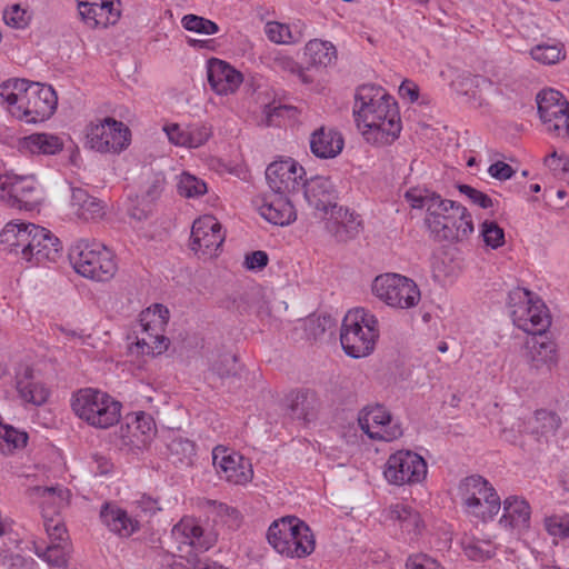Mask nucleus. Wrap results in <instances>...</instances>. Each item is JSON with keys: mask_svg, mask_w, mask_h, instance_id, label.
<instances>
[{"mask_svg": "<svg viewBox=\"0 0 569 569\" xmlns=\"http://www.w3.org/2000/svg\"><path fill=\"white\" fill-rule=\"evenodd\" d=\"M29 230V240L24 247V259L31 261L34 260V252H38V249L46 242L49 230L33 223H30Z\"/></svg>", "mask_w": 569, "mask_h": 569, "instance_id": "a18cd8bd", "label": "nucleus"}, {"mask_svg": "<svg viewBox=\"0 0 569 569\" xmlns=\"http://www.w3.org/2000/svg\"><path fill=\"white\" fill-rule=\"evenodd\" d=\"M560 423L561 420L556 412L540 409L535 413V427L532 432L540 436L553 435L560 427Z\"/></svg>", "mask_w": 569, "mask_h": 569, "instance_id": "ea45409f", "label": "nucleus"}, {"mask_svg": "<svg viewBox=\"0 0 569 569\" xmlns=\"http://www.w3.org/2000/svg\"><path fill=\"white\" fill-rule=\"evenodd\" d=\"M163 131L167 133L169 141L176 146L189 147L190 140H188V130H183L179 124L172 123L163 127Z\"/></svg>", "mask_w": 569, "mask_h": 569, "instance_id": "052dcab7", "label": "nucleus"}, {"mask_svg": "<svg viewBox=\"0 0 569 569\" xmlns=\"http://www.w3.org/2000/svg\"><path fill=\"white\" fill-rule=\"evenodd\" d=\"M82 20L90 27H107L114 24L120 18V9L112 0H80L78 4Z\"/></svg>", "mask_w": 569, "mask_h": 569, "instance_id": "5701e85b", "label": "nucleus"}, {"mask_svg": "<svg viewBox=\"0 0 569 569\" xmlns=\"http://www.w3.org/2000/svg\"><path fill=\"white\" fill-rule=\"evenodd\" d=\"M211 132L206 126H192L188 129V140L190 148H198L209 139Z\"/></svg>", "mask_w": 569, "mask_h": 569, "instance_id": "0e129e2a", "label": "nucleus"}, {"mask_svg": "<svg viewBox=\"0 0 569 569\" xmlns=\"http://www.w3.org/2000/svg\"><path fill=\"white\" fill-rule=\"evenodd\" d=\"M17 391L24 402L34 406L43 405L49 397V390L42 382L33 380L32 370L29 368L23 377L17 380Z\"/></svg>", "mask_w": 569, "mask_h": 569, "instance_id": "72a5a7b5", "label": "nucleus"}, {"mask_svg": "<svg viewBox=\"0 0 569 569\" xmlns=\"http://www.w3.org/2000/svg\"><path fill=\"white\" fill-rule=\"evenodd\" d=\"M530 513V506L526 500L511 496L503 501V515L499 522L506 528L527 529Z\"/></svg>", "mask_w": 569, "mask_h": 569, "instance_id": "cd10ccee", "label": "nucleus"}, {"mask_svg": "<svg viewBox=\"0 0 569 569\" xmlns=\"http://www.w3.org/2000/svg\"><path fill=\"white\" fill-rule=\"evenodd\" d=\"M333 327V319L330 316L318 317L308 321V331L315 340L319 339L328 330L332 333Z\"/></svg>", "mask_w": 569, "mask_h": 569, "instance_id": "6e6d98bb", "label": "nucleus"}, {"mask_svg": "<svg viewBox=\"0 0 569 569\" xmlns=\"http://www.w3.org/2000/svg\"><path fill=\"white\" fill-rule=\"evenodd\" d=\"M33 490L43 499L42 513L46 509L49 512V517L58 516L70 502V490L62 486L34 487Z\"/></svg>", "mask_w": 569, "mask_h": 569, "instance_id": "473e14b6", "label": "nucleus"}, {"mask_svg": "<svg viewBox=\"0 0 569 569\" xmlns=\"http://www.w3.org/2000/svg\"><path fill=\"white\" fill-rule=\"evenodd\" d=\"M226 234L216 217L204 214L194 220L191 228V249L206 257H213L224 241Z\"/></svg>", "mask_w": 569, "mask_h": 569, "instance_id": "2eb2a0df", "label": "nucleus"}, {"mask_svg": "<svg viewBox=\"0 0 569 569\" xmlns=\"http://www.w3.org/2000/svg\"><path fill=\"white\" fill-rule=\"evenodd\" d=\"M63 149L62 140L50 133H32L19 141V150L30 154H56Z\"/></svg>", "mask_w": 569, "mask_h": 569, "instance_id": "c756f323", "label": "nucleus"}, {"mask_svg": "<svg viewBox=\"0 0 569 569\" xmlns=\"http://www.w3.org/2000/svg\"><path fill=\"white\" fill-rule=\"evenodd\" d=\"M289 196L276 191L264 194L258 207L260 214L276 226L292 223L297 219V212Z\"/></svg>", "mask_w": 569, "mask_h": 569, "instance_id": "6ab92c4d", "label": "nucleus"}, {"mask_svg": "<svg viewBox=\"0 0 569 569\" xmlns=\"http://www.w3.org/2000/svg\"><path fill=\"white\" fill-rule=\"evenodd\" d=\"M327 214L329 217L326 221V229L338 242H348L359 234L361 220L348 208L333 206Z\"/></svg>", "mask_w": 569, "mask_h": 569, "instance_id": "412c9836", "label": "nucleus"}, {"mask_svg": "<svg viewBox=\"0 0 569 569\" xmlns=\"http://www.w3.org/2000/svg\"><path fill=\"white\" fill-rule=\"evenodd\" d=\"M43 523L46 531L50 538V545H53V542L60 545L67 543V529L64 523L60 518H58V516L49 517V512L44 509Z\"/></svg>", "mask_w": 569, "mask_h": 569, "instance_id": "37998d69", "label": "nucleus"}, {"mask_svg": "<svg viewBox=\"0 0 569 569\" xmlns=\"http://www.w3.org/2000/svg\"><path fill=\"white\" fill-rule=\"evenodd\" d=\"M211 369L222 379L233 377L237 375V357L230 353L221 355L212 363Z\"/></svg>", "mask_w": 569, "mask_h": 569, "instance_id": "3c124183", "label": "nucleus"}, {"mask_svg": "<svg viewBox=\"0 0 569 569\" xmlns=\"http://www.w3.org/2000/svg\"><path fill=\"white\" fill-rule=\"evenodd\" d=\"M172 537L179 543V550L182 546L190 547L196 551H207L214 540L203 535V529L192 518H183L172 528Z\"/></svg>", "mask_w": 569, "mask_h": 569, "instance_id": "b1692460", "label": "nucleus"}, {"mask_svg": "<svg viewBox=\"0 0 569 569\" xmlns=\"http://www.w3.org/2000/svg\"><path fill=\"white\" fill-rule=\"evenodd\" d=\"M305 60L309 67L320 68L332 64L337 59L335 46L328 41L310 40L305 47Z\"/></svg>", "mask_w": 569, "mask_h": 569, "instance_id": "2f4dec72", "label": "nucleus"}, {"mask_svg": "<svg viewBox=\"0 0 569 569\" xmlns=\"http://www.w3.org/2000/svg\"><path fill=\"white\" fill-rule=\"evenodd\" d=\"M100 518L110 531L121 537H129L139 526V522L130 518L127 511L109 502L102 506Z\"/></svg>", "mask_w": 569, "mask_h": 569, "instance_id": "bb28decb", "label": "nucleus"}, {"mask_svg": "<svg viewBox=\"0 0 569 569\" xmlns=\"http://www.w3.org/2000/svg\"><path fill=\"white\" fill-rule=\"evenodd\" d=\"M44 560L53 566H62L66 563V545L53 542L49 545L43 552Z\"/></svg>", "mask_w": 569, "mask_h": 569, "instance_id": "e2e57ef3", "label": "nucleus"}, {"mask_svg": "<svg viewBox=\"0 0 569 569\" xmlns=\"http://www.w3.org/2000/svg\"><path fill=\"white\" fill-rule=\"evenodd\" d=\"M458 190L462 194L467 196L472 201V203L479 206L482 209H488L493 206V201L488 194L472 188L471 186L458 184Z\"/></svg>", "mask_w": 569, "mask_h": 569, "instance_id": "4d7b16f0", "label": "nucleus"}, {"mask_svg": "<svg viewBox=\"0 0 569 569\" xmlns=\"http://www.w3.org/2000/svg\"><path fill=\"white\" fill-rule=\"evenodd\" d=\"M268 261L267 252L257 250L246 254L243 264L249 270H261L268 264Z\"/></svg>", "mask_w": 569, "mask_h": 569, "instance_id": "69168bd1", "label": "nucleus"}, {"mask_svg": "<svg viewBox=\"0 0 569 569\" xmlns=\"http://www.w3.org/2000/svg\"><path fill=\"white\" fill-rule=\"evenodd\" d=\"M30 223H14L8 222L0 233V241L7 244L10 251L18 252L21 249V254L24 258V247L29 240Z\"/></svg>", "mask_w": 569, "mask_h": 569, "instance_id": "c9c22d12", "label": "nucleus"}, {"mask_svg": "<svg viewBox=\"0 0 569 569\" xmlns=\"http://www.w3.org/2000/svg\"><path fill=\"white\" fill-rule=\"evenodd\" d=\"M182 26L189 30L202 34H214L219 28L216 22L196 14H187L182 18Z\"/></svg>", "mask_w": 569, "mask_h": 569, "instance_id": "de8ad7c7", "label": "nucleus"}, {"mask_svg": "<svg viewBox=\"0 0 569 569\" xmlns=\"http://www.w3.org/2000/svg\"><path fill=\"white\" fill-rule=\"evenodd\" d=\"M168 450L171 456H176L178 461L182 462L184 459H190L194 455V445L189 439L178 437L170 441Z\"/></svg>", "mask_w": 569, "mask_h": 569, "instance_id": "864d4df0", "label": "nucleus"}, {"mask_svg": "<svg viewBox=\"0 0 569 569\" xmlns=\"http://www.w3.org/2000/svg\"><path fill=\"white\" fill-rule=\"evenodd\" d=\"M27 11L19 4H13L9 10L3 13V19L7 24L14 28H23L28 20L26 18Z\"/></svg>", "mask_w": 569, "mask_h": 569, "instance_id": "680f3d73", "label": "nucleus"}, {"mask_svg": "<svg viewBox=\"0 0 569 569\" xmlns=\"http://www.w3.org/2000/svg\"><path fill=\"white\" fill-rule=\"evenodd\" d=\"M546 529L555 538L569 540V520L561 517H549L546 519Z\"/></svg>", "mask_w": 569, "mask_h": 569, "instance_id": "5fc2aeb1", "label": "nucleus"}, {"mask_svg": "<svg viewBox=\"0 0 569 569\" xmlns=\"http://www.w3.org/2000/svg\"><path fill=\"white\" fill-rule=\"evenodd\" d=\"M126 430L128 435H121L122 445L137 449L144 447L154 433L149 419L144 417H138L133 426L127 425Z\"/></svg>", "mask_w": 569, "mask_h": 569, "instance_id": "e433bc0d", "label": "nucleus"}, {"mask_svg": "<svg viewBox=\"0 0 569 569\" xmlns=\"http://www.w3.org/2000/svg\"><path fill=\"white\" fill-rule=\"evenodd\" d=\"M0 103L7 104L12 117L37 123L53 114L58 98L51 86L10 79L0 84Z\"/></svg>", "mask_w": 569, "mask_h": 569, "instance_id": "f03ea898", "label": "nucleus"}, {"mask_svg": "<svg viewBox=\"0 0 569 569\" xmlns=\"http://www.w3.org/2000/svg\"><path fill=\"white\" fill-rule=\"evenodd\" d=\"M178 192L186 198L199 197L207 192V184L192 174L183 173L178 183Z\"/></svg>", "mask_w": 569, "mask_h": 569, "instance_id": "c03bdc74", "label": "nucleus"}, {"mask_svg": "<svg viewBox=\"0 0 569 569\" xmlns=\"http://www.w3.org/2000/svg\"><path fill=\"white\" fill-rule=\"evenodd\" d=\"M148 316L149 313L143 316L140 320L143 330L141 337H138L136 342L137 351L142 355H150L151 343L154 342V338L158 335V332H154V328L151 326L150 321L144 322Z\"/></svg>", "mask_w": 569, "mask_h": 569, "instance_id": "603ef678", "label": "nucleus"}, {"mask_svg": "<svg viewBox=\"0 0 569 569\" xmlns=\"http://www.w3.org/2000/svg\"><path fill=\"white\" fill-rule=\"evenodd\" d=\"M379 338L378 319L365 308L349 310L341 325L340 342L351 358H363L373 350Z\"/></svg>", "mask_w": 569, "mask_h": 569, "instance_id": "7ed1b4c3", "label": "nucleus"}, {"mask_svg": "<svg viewBox=\"0 0 569 569\" xmlns=\"http://www.w3.org/2000/svg\"><path fill=\"white\" fill-rule=\"evenodd\" d=\"M537 104L539 117L550 132H552V124H561L569 111V102L562 93L553 89L540 91L537 96Z\"/></svg>", "mask_w": 569, "mask_h": 569, "instance_id": "4be33fe9", "label": "nucleus"}, {"mask_svg": "<svg viewBox=\"0 0 569 569\" xmlns=\"http://www.w3.org/2000/svg\"><path fill=\"white\" fill-rule=\"evenodd\" d=\"M342 136L333 130L321 127L312 132L310 137L311 152L321 159L337 157L343 149Z\"/></svg>", "mask_w": 569, "mask_h": 569, "instance_id": "a878e982", "label": "nucleus"}, {"mask_svg": "<svg viewBox=\"0 0 569 569\" xmlns=\"http://www.w3.org/2000/svg\"><path fill=\"white\" fill-rule=\"evenodd\" d=\"M459 84L465 94L471 92V97L478 100V107L483 104V99L481 96L477 97L476 89L482 90L492 87V82L488 78L478 74L463 76Z\"/></svg>", "mask_w": 569, "mask_h": 569, "instance_id": "79ce46f5", "label": "nucleus"}, {"mask_svg": "<svg viewBox=\"0 0 569 569\" xmlns=\"http://www.w3.org/2000/svg\"><path fill=\"white\" fill-rule=\"evenodd\" d=\"M426 460L415 451L402 449L390 455L383 470L385 478L391 485H416L427 477Z\"/></svg>", "mask_w": 569, "mask_h": 569, "instance_id": "9b49d317", "label": "nucleus"}, {"mask_svg": "<svg viewBox=\"0 0 569 569\" xmlns=\"http://www.w3.org/2000/svg\"><path fill=\"white\" fill-rule=\"evenodd\" d=\"M407 201L415 209H425V223L433 236L432 218L439 221V224H450L457 219L459 213L463 217L466 207L460 203L443 199L435 191L421 188H411L405 194Z\"/></svg>", "mask_w": 569, "mask_h": 569, "instance_id": "1a4fd4ad", "label": "nucleus"}, {"mask_svg": "<svg viewBox=\"0 0 569 569\" xmlns=\"http://www.w3.org/2000/svg\"><path fill=\"white\" fill-rule=\"evenodd\" d=\"M305 170L289 158L274 161L267 167L266 179L271 191L293 194L301 189Z\"/></svg>", "mask_w": 569, "mask_h": 569, "instance_id": "dca6fc26", "label": "nucleus"}, {"mask_svg": "<svg viewBox=\"0 0 569 569\" xmlns=\"http://www.w3.org/2000/svg\"><path fill=\"white\" fill-rule=\"evenodd\" d=\"M212 461L221 478L234 485H244L252 479L253 471L249 459L218 446L212 451Z\"/></svg>", "mask_w": 569, "mask_h": 569, "instance_id": "f3484780", "label": "nucleus"}, {"mask_svg": "<svg viewBox=\"0 0 569 569\" xmlns=\"http://www.w3.org/2000/svg\"><path fill=\"white\" fill-rule=\"evenodd\" d=\"M433 239L437 241L460 242L473 232V222L471 214L466 209L463 217L459 213L450 224H439L438 220L432 218Z\"/></svg>", "mask_w": 569, "mask_h": 569, "instance_id": "393cba45", "label": "nucleus"}, {"mask_svg": "<svg viewBox=\"0 0 569 569\" xmlns=\"http://www.w3.org/2000/svg\"><path fill=\"white\" fill-rule=\"evenodd\" d=\"M509 307L513 323L529 335L546 333L551 325L545 302L527 289L516 288L510 291Z\"/></svg>", "mask_w": 569, "mask_h": 569, "instance_id": "0eeeda50", "label": "nucleus"}, {"mask_svg": "<svg viewBox=\"0 0 569 569\" xmlns=\"http://www.w3.org/2000/svg\"><path fill=\"white\" fill-rule=\"evenodd\" d=\"M533 60L542 64H555L565 58L563 47L558 43H540L530 50Z\"/></svg>", "mask_w": 569, "mask_h": 569, "instance_id": "58836bf2", "label": "nucleus"}, {"mask_svg": "<svg viewBox=\"0 0 569 569\" xmlns=\"http://www.w3.org/2000/svg\"><path fill=\"white\" fill-rule=\"evenodd\" d=\"M459 491L467 511L482 521L492 519L501 508L497 491L481 476L465 478L459 486Z\"/></svg>", "mask_w": 569, "mask_h": 569, "instance_id": "6e6552de", "label": "nucleus"}, {"mask_svg": "<svg viewBox=\"0 0 569 569\" xmlns=\"http://www.w3.org/2000/svg\"><path fill=\"white\" fill-rule=\"evenodd\" d=\"M266 34L274 43L288 44L301 41V30H292L290 26L277 21L266 24Z\"/></svg>", "mask_w": 569, "mask_h": 569, "instance_id": "4c0bfd02", "label": "nucleus"}, {"mask_svg": "<svg viewBox=\"0 0 569 569\" xmlns=\"http://www.w3.org/2000/svg\"><path fill=\"white\" fill-rule=\"evenodd\" d=\"M399 94L402 98H408L410 102H413L419 97V88L415 82L405 80L399 88Z\"/></svg>", "mask_w": 569, "mask_h": 569, "instance_id": "774afa93", "label": "nucleus"}, {"mask_svg": "<svg viewBox=\"0 0 569 569\" xmlns=\"http://www.w3.org/2000/svg\"><path fill=\"white\" fill-rule=\"evenodd\" d=\"M272 67L276 70L286 71V72L298 74L303 83L312 82V79H310L303 72V68L297 61H295L291 57H289V56L277 54L272 59Z\"/></svg>", "mask_w": 569, "mask_h": 569, "instance_id": "09e8293b", "label": "nucleus"}, {"mask_svg": "<svg viewBox=\"0 0 569 569\" xmlns=\"http://www.w3.org/2000/svg\"><path fill=\"white\" fill-rule=\"evenodd\" d=\"M488 172L495 179L507 180L513 176L515 170L508 163L503 161H497L490 164Z\"/></svg>", "mask_w": 569, "mask_h": 569, "instance_id": "338daca9", "label": "nucleus"}, {"mask_svg": "<svg viewBox=\"0 0 569 569\" xmlns=\"http://www.w3.org/2000/svg\"><path fill=\"white\" fill-rule=\"evenodd\" d=\"M406 567L407 569H445L437 560L425 553L410 556Z\"/></svg>", "mask_w": 569, "mask_h": 569, "instance_id": "13d9d810", "label": "nucleus"}, {"mask_svg": "<svg viewBox=\"0 0 569 569\" xmlns=\"http://www.w3.org/2000/svg\"><path fill=\"white\" fill-rule=\"evenodd\" d=\"M152 210V204L150 201H146L144 198L137 197L136 200H131V203L128 207V213L131 218L141 221L149 217Z\"/></svg>", "mask_w": 569, "mask_h": 569, "instance_id": "bf43d9fd", "label": "nucleus"}, {"mask_svg": "<svg viewBox=\"0 0 569 569\" xmlns=\"http://www.w3.org/2000/svg\"><path fill=\"white\" fill-rule=\"evenodd\" d=\"M60 240L49 231L43 246L38 249V252H34V261L36 263H41L44 261L54 262L60 257Z\"/></svg>", "mask_w": 569, "mask_h": 569, "instance_id": "49530a36", "label": "nucleus"}, {"mask_svg": "<svg viewBox=\"0 0 569 569\" xmlns=\"http://www.w3.org/2000/svg\"><path fill=\"white\" fill-rule=\"evenodd\" d=\"M301 188L308 203L326 214L331 211L333 206H338L336 200L338 191L329 177H315L309 181L302 180Z\"/></svg>", "mask_w": 569, "mask_h": 569, "instance_id": "a211bd4d", "label": "nucleus"}, {"mask_svg": "<svg viewBox=\"0 0 569 569\" xmlns=\"http://www.w3.org/2000/svg\"><path fill=\"white\" fill-rule=\"evenodd\" d=\"M130 141V130L121 121L107 117L87 127V143L98 152L122 151Z\"/></svg>", "mask_w": 569, "mask_h": 569, "instance_id": "f8f14e48", "label": "nucleus"}, {"mask_svg": "<svg viewBox=\"0 0 569 569\" xmlns=\"http://www.w3.org/2000/svg\"><path fill=\"white\" fill-rule=\"evenodd\" d=\"M208 82L217 94H231L236 92L243 81L241 72L226 61L212 58L208 61Z\"/></svg>", "mask_w": 569, "mask_h": 569, "instance_id": "aec40b11", "label": "nucleus"}, {"mask_svg": "<svg viewBox=\"0 0 569 569\" xmlns=\"http://www.w3.org/2000/svg\"><path fill=\"white\" fill-rule=\"evenodd\" d=\"M0 200L12 208L33 210L40 202L36 177L33 174L0 177Z\"/></svg>", "mask_w": 569, "mask_h": 569, "instance_id": "ddd939ff", "label": "nucleus"}, {"mask_svg": "<svg viewBox=\"0 0 569 569\" xmlns=\"http://www.w3.org/2000/svg\"><path fill=\"white\" fill-rule=\"evenodd\" d=\"M272 548L289 558H302L315 550V537L308 525L296 517L273 521L267 532Z\"/></svg>", "mask_w": 569, "mask_h": 569, "instance_id": "39448f33", "label": "nucleus"}, {"mask_svg": "<svg viewBox=\"0 0 569 569\" xmlns=\"http://www.w3.org/2000/svg\"><path fill=\"white\" fill-rule=\"evenodd\" d=\"M0 451L4 455L11 453L13 449L26 447L28 435L24 431H19L11 426L3 427V432L0 438Z\"/></svg>", "mask_w": 569, "mask_h": 569, "instance_id": "a19ab883", "label": "nucleus"}, {"mask_svg": "<svg viewBox=\"0 0 569 569\" xmlns=\"http://www.w3.org/2000/svg\"><path fill=\"white\" fill-rule=\"evenodd\" d=\"M388 518L397 522L399 528L409 535H418L422 525L420 515L411 507L396 503L389 507Z\"/></svg>", "mask_w": 569, "mask_h": 569, "instance_id": "f704fd0d", "label": "nucleus"}, {"mask_svg": "<svg viewBox=\"0 0 569 569\" xmlns=\"http://www.w3.org/2000/svg\"><path fill=\"white\" fill-rule=\"evenodd\" d=\"M532 338L527 342L529 349V360L533 368H550L557 362L556 345L546 337V333L531 335Z\"/></svg>", "mask_w": 569, "mask_h": 569, "instance_id": "c85d7f7f", "label": "nucleus"}, {"mask_svg": "<svg viewBox=\"0 0 569 569\" xmlns=\"http://www.w3.org/2000/svg\"><path fill=\"white\" fill-rule=\"evenodd\" d=\"M121 403L108 393L93 388H82L72 395L71 408L88 425L107 429L119 422Z\"/></svg>", "mask_w": 569, "mask_h": 569, "instance_id": "20e7f679", "label": "nucleus"}, {"mask_svg": "<svg viewBox=\"0 0 569 569\" xmlns=\"http://www.w3.org/2000/svg\"><path fill=\"white\" fill-rule=\"evenodd\" d=\"M71 204L76 214L83 220L101 219L106 214V206L94 197H91L82 188H72Z\"/></svg>", "mask_w": 569, "mask_h": 569, "instance_id": "7c9ffc66", "label": "nucleus"}, {"mask_svg": "<svg viewBox=\"0 0 569 569\" xmlns=\"http://www.w3.org/2000/svg\"><path fill=\"white\" fill-rule=\"evenodd\" d=\"M373 295L393 308L409 309L420 301V290L416 282L398 273H385L372 282Z\"/></svg>", "mask_w": 569, "mask_h": 569, "instance_id": "9d476101", "label": "nucleus"}, {"mask_svg": "<svg viewBox=\"0 0 569 569\" xmlns=\"http://www.w3.org/2000/svg\"><path fill=\"white\" fill-rule=\"evenodd\" d=\"M353 116L368 142L389 144L400 134L397 102L381 87L363 84L357 89Z\"/></svg>", "mask_w": 569, "mask_h": 569, "instance_id": "f257e3e1", "label": "nucleus"}, {"mask_svg": "<svg viewBox=\"0 0 569 569\" xmlns=\"http://www.w3.org/2000/svg\"><path fill=\"white\" fill-rule=\"evenodd\" d=\"M69 259L79 274L97 281H109L118 269L113 253L107 247L83 239L70 248Z\"/></svg>", "mask_w": 569, "mask_h": 569, "instance_id": "423d86ee", "label": "nucleus"}, {"mask_svg": "<svg viewBox=\"0 0 569 569\" xmlns=\"http://www.w3.org/2000/svg\"><path fill=\"white\" fill-rule=\"evenodd\" d=\"M481 234L485 243L492 249L505 243V231L495 221H485L481 226Z\"/></svg>", "mask_w": 569, "mask_h": 569, "instance_id": "8fccbe9b", "label": "nucleus"}, {"mask_svg": "<svg viewBox=\"0 0 569 569\" xmlns=\"http://www.w3.org/2000/svg\"><path fill=\"white\" fill-rule=\"evenodd\" d=\"M360 429L375 440L391 441L402 435L399 425H391V415L381 405L365 407L358 417Z\"/></svg>", "mask_w": 569, "mask_h": 569, "instance_id": "4468645a", "label": "nucleus"}]
</instances>
